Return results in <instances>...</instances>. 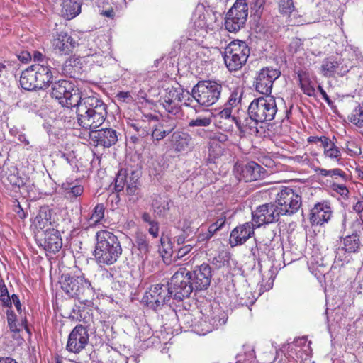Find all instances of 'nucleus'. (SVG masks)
Here are the masks:
<instances>
[{
  "mask_svg": "<svg viewBox=\"0 0 363 363\" xmlns=\"http://www.w3.org/2000/svg\"><path fill=\"white\" fill-rule=\"evenodd\" d=\"M294 345L297 346V347H306V349H304V352H308V350L311 351V349H310V345H311V342H308L307 341V339L306 337H298L296 340H294Z\"/></svg>",
  "mask_w": 363,
  "mask_h": 363,
  "instance_id": "13d9d810",
  "label": "nucleus"
},
{
  "mask_svg": "<svg viewBox=\"0 0 363 363\" xmlns=\"http://www.w3.org/2000/svg\"><path fill=\"white\" fill-rule=\"evenodd\" d=\"M289 51L291 53H296L298 51L300 50V49L302 48V43L301 39L295 38L293 39L291 43L289 45Z\"/></svg>",
  "mask_w": 363,
  "mask_h": 363,
  "instance_id": "bf43d9fd",
  "label": "nucleus"
},
{
  "mask_svg": "<svg viewBox=\"0 0 363 363\" xmlns=\"http://www.w3.org/2000/svg\"><path fill=\"white\" fill-rule=\"evenodd\" d=\"M6 317L9 327L11 332L19 333L20 328L16 321V315L12 310L8 309L6 311Z\"/></svg>",
  "mask_w": 363,
  "mask_h": 363,
  "instance_id": "8fccbe9b",
  "label": "nucleus"
},
{
  "mask_svg": "<svg viewBox=\"0 0 363 363\" xmlns=\"http://www.w3.org/2000/svg\"><path fill=\"white\" fill-rule=\"evenodd\" d=\"M255 228L256 227L252 222H247L235 228L230 235L231 245L245 243L254 234Z\"/></svg>",
  "mask_w": 363,
  "mask_h": 363,
  "instance_id": "4be33fe9",
  "label": "nucleus"
},
{
  "mask_svg": "<svg viewBox=\"0 0 363 363\" xmlns=\"http://www.w3.org/2000/svg\"><path fill=\"white\" fill-rule=\"evenodd\" d=\"M233 173L238 182H256L264 179L268 175V172L255 162L243 165L241 162L237 161L234 165Z\"/></svg>",
  "mask_w": 363,
  "mask_h": 363,
  "instance_id": "9b49d317",
  "label": "nucleus"
},
{
  "mask_svg": "<svg viewBox=\"0 0 363 363\" xmlns=\"http://www.w3.org/2000/svg\"><path fill=\"white\" fill-rule=\"evenodd\" d=\"M236 359V363H255L256 357L254 349L250 346L245 347L244 354H238Z\"/></svg>",
  "mask_w": 363,
  "mask_h": 363,
  "instance_id": "79ce46f5",
  "label": "nucleus"
},
{
  "mask_svg": "<svg viewBox=\"0 0 363 363\" xmlns=\"http://www.w3.org/2000/svg\"><path fill=\"white\" fill-rule=\"evenodd\" d=\"M140 171L138 169L121 168L117 174L115 182H138Z\"/></svg>",
  "mask_w": 363,
  "mask_h": 363,
  "instance_id": "c9c22d12",
  "label": "nucleus"
},
{
  "mask_svg": "<svg viewBox=\"0 0 363 363\" xmlns=\"http://www.w3.org/2000/svg\"><path fill=\"white\" fill-rule=\"evenodd\" d=\"M0 301L3 303V305L4 306L10 308L12 306L11 298L9 296V294H1Z\"/></svg>",
  "mask_w": 363,
  "mask_h": 363,
  "instance_id": "774afa93",
  "label": "nucleus"
},
{
  "mask_svg": "<svg viewBox=\"0 0 363 363\" xmlns=\"http://www.w3.org/2000/svg\"><path fill=\"white\" fill-rule=\"evenodd\" d=\"M16 56L23 63H28L32 59V55L28 50H22L19 53H16Z\"/></svg>",
  "mask_w": 363,
  "mask_h": 363,
  "instance_id": "052dcab7",
  "label": "nucleus"
},
{
  "mask_svg": "<svg viewBox=\"0 0 363 363\" xmlns=\"http://www.w3.org/2000/svg\"><path fill=\"white\" fill-rule=\"evenodd\" d=\"M50 96L57 99L62 106L75 107L77 122L80 127L94 130L99 128L107 116V106L94 96L82 97L79 89L65 79L52 82Z\"/></svg>",
  "mask_w": 363,
  "mask_h": 363,
  "instance_id": "f257e3e1",
  "label": "nucleus"
},
{
  "mask_svg": "<svg viewBox=\"0 0 363 363\" xmlns=\"http://www.w3.org/2000/svg\"><path fill=\"white\" fill-rule=\"evenodd\" d=\"M78 45L77 42L67 33L61 32L53 39L52 46L56 52L68 55Z\"/></svg>",
  "mask_w": 363,
  "mask_h": 363,
  "instance_id": "412c9836",
  "label": "nucleus"
},
{
  "mask_svg": "<svg viewBox=\"0 0 363 363\" xmlns=\"http://www.w3.org/2000/svg\"><path fill=\"white\" fill-rule=\"evenodd\" d=\"M226 221V216L224 214H222L220 218H218L216 222L212 223L208 228V230L212 233L213 235L214 234L219 230H220L223 225H225Z\"/></svg>",
  "mask_w": 363,
  "mask_h": 363,
  "instance_id": "603ef678",
  "label": "nucleus"
},
{
  "mask_svg": "<svg viewBox=\"0 0 363 363\" xmlns=\"http://www.w3.org/2000/svg\"><path fill=\"white\" fill-rule=\"evenodd\" d=\"M204 314L213 326V330L225 324L228 319L225 312L217 303L206 306Z\"/></svg>",
  "mask_w": 363,
  "mask_h": 363,
  "instance_id": "5701e85b",
  "label": "nucleus"
},
{
  "mask_svg": "<svg viewBox=\"0 0 363 363\" xmlns=\"http://www.w3.org/2000/svg\"><path fill=\"white\" fill-rule=\"evenodd\" d=\"M167 286L172 297L178 301L188 298L194 289L189 271L185 268H180L176 272Z\"/></svg>",
  "mask_w": 363,
  "mask_h": 363,
  "instance_id": "423d86ee",
  "label": "nucleus"
},
{
  "mask_svg": "<svg viewBox=\"0 0 363 363\" xmlns=\"http://www.w3.org/2000/svg\"><path fill=\"white\" fill-rule=\"evenodd\" d=\"M113 318L107 316L106 313L101 315V323L103 324V330L106 333V336L112 335L113 333Z\"/></svg>",
  "mask_w": 363,
  "mask_h": 363,
  "instance_id": "49530a36",
  "label": "nucleus"
},
{
  "mask_svg": "<svg viewBox=\"0 0 363 363\" xmlns=\"http://www.w3.org/2000/svg\"><path fill=\"white\" fill-rule=\"evenodd\" d=\"M189 274L194 290L201 291L206 289L209 286L212 273L211 267L208 264L203 263L196 266L193 272L189 271Z\"/></svg>",
  "mask_w": 363,
  "mask_h": 363,
  "instance_id": "6ab92c4d",
  "label": "nucleus"
},
{
  "mask_svg": "<svg viewBox=\"0 0 363 363\" xmlns=\"http://www.w3.org/2000/svg\"><path fill=\"white\" fill-rule=\"evenodd\" d=\"M34 71L39 90H45L52 82L53 74L52 67L46 64H35L30 66Z\"/></svg>",
  "mask_w": 363,
  "mask_h": 363,
  "instance_id": "aec40b11",
  "label": "nucleus"
},
{
  "mask_svg": "<svg viewBox=\"0 0 363 363\" xmlns=\"http://www.w3.org/2000/svg\"><path fill=\"white\" fill-rule=\"evenodd\" d=\"M213 235L208 230L206 232L200 233L197 236L198 242H205L211 239Z\"/></svg>",
  "mask_w": 363,
  "mask_h": 363,
  "instance_id": "69168bd1",
  "label": "nucleus"
},
{
  "mask_svg": "<svg viewBox=\"0 0 363 363\" xmlns=\"http://www.w3.org/2000/svg\"><path fill=\"white\" fill-rule=\"evenodd\" d=\"M223 148L220 145L209 144V159L215 160L223 155Z\"/></svg>",
  "mask_w": 363,
  "mask_h": 363,
  "instance_id": "864d4df0",
  "label": "nucleus"
},
{
  "mask_svg": "<svg viewBox=\"0 0 363 363\" xmlns=\"http://www.w3.org/2000/svg\"><path fill=\"white\" fill-rule=\"evenodd\" d=\"M279 11L284 15L291 14L294 10L293 0H279Z\"/></svg>",
  "mask_w": 363,
  "mask_h": 363,
  "instance_id": "3c124183",
  "label": "nucleus"
},
{
  "mask_svg": "<svg viewBox=\"0 0 363 363\" xmlns=\"http://www.w3.org/2000/svg\"><path fill=\"white\" fill-rule=\"evenodd\" d=\"M324 155L326 157L336 161L338 164L340 163L342 159L341 152L339 148L334 143L331 144L329 149L324 150Z\"/></svg>",
  "mask_w": 363,
  "mask_h": 363,
  "instance_id": "de8ad7c7",
  "label": "nucleus"
},
{
  "mask_svg": "<svg viewBox=\"0 0 363 363\" xmlns=\"http://www.w3.org/2000/svg\"><path fill=\"white\" fill-rule=\"evenodd\" d=\"M82 63L81 60L77 57H70L65 61L62 72L64 74L69 75L70 77L75 78L77 74L80 72L82 69Z\"/></svg>",
  "mask_w": 363,
  "mask_h": 363,
  "instance_id": "72a5a7b5",
  "label": "nucleus"
},
{
  "mask_svg": "<svg viewBox=\"0 0 363 363\" xmlns=\"http://www.w3.org/2000/svg\"><path fill=\"white\" fill-rule=\"evenodd\" d=\"M61 1V16L67 19L71 20L81 13L82 0H60Z\"/></svg>",
  "mask_w": 363,
  "mask_h": 363,
  "instance_id": "c85d7f7f",
  "label": "nucleus"
},
{
  "mask_svg": "<svg viewBox=\"0 0 363 363\" xmlns=\"http://www.w3.org/2000/svg\"><path fill=\"white\" fill-rule=\"evenodd\" d=\"M341 242L342 249L347 253H357L363 246L357 233L346 235Z\"/></svg>",
  "mask_w": 363,
  "mask_h": 363,
  "instance_id": "7c9ffc66",
  "label": "nucleus"
},
{
  "mask_svg": "<svg viewBox=\"0 0 363 363\" xmlns=\"http://www.w3.org/2000/svg\"><path fill=\"white\" fill-rule=\"evenodd\" d=\"M201 316V313H198L196 311L195 313H189L187 312L179 319L181 324L184 328L189 329L191 328V330L194 331V325L196 324V319H199Z\"/></svg>",
  "mask_w": 363,
  "mask_h": 363,
  "instance_id": "ea45409f",
  "label": "nucleus"
},
{
  "mask_svg": "<svg viewBox=\"0 0 363 363\" xmlns=\"http://www.w3.org/2000/svg\"><path fill=\"white\" fill-rule=\"evenodd\" d=\"M35 238L38 245L49 253L55 254L62 247L60 233L54 228H48L44 231H38Z\"/></svg>",
  "mask_w": 363,
  "mask_h": 363,
  "instance_id": "ddd939ff",
  "label": "nucleus"
},
{
  "mask_svg": "<svg viewBox=\"0 0 363 363\" xmlns=\"http://www.w3.org/2000/svg\"><path fill=\"white\" fill-rule=\"evenodd\" d=\"M250 55V48L241 40H233L225 48L223 59L230 72L240 69L245 65Z\"/></svg>",
  "mask_w": 363,
  "mask_h": 363,
  "instance_id": "39448f33",
  "label": "nucleus"
},
{
  "mask_svg": "<svg viewBox=\"0 0 363 363\" xmlns=\"http://www.w3.org/2000/svg\"><path fill=\"white\" fill-rule=\"evenodd\" d=\"M319 174L325 177H333V176H340L343 179H345V173L340 169H318L317 170Z\"/></svg>",
  "mask_w": 363,
  "mask_h": 363,
  "instance_id": "5fc2aeb1",
  "label": "nucleus"
},
{
  "mask_svg": "<svg viewBox=\"0 0 363 363\" xmlns=\"http://www.w3.org/2000/svg\"><path fill=\"white\" fill-rule=\"evenodd\" d=\"M348 120L357 127H363V103L359 104L352 110L348 116Z\"/></svg>",
  "mask_w": 363,
  "mask_h": 363,
  "instance_id": "58836bf2",
  "label": "nucleus"
},
{
  "mask_svg": "<svg viewBox=\"0 0 363 363\" xmlns=\"http://www.w3.org/2000/svg\"><path fill=\"white\" fill-rule=\"evenodd\" d=\"M13 210L21 219H24L26 217V213L24 212L19 202H17V204L13 206Z\"/></svg>",
  "mask_w": 363,
  "mask_h": 363,
  "instance_id": "338daca9",
  "label": "nucleus"
},
{
  "mask_svg": "<svg viewBox=\"0 0 363 363\" xmlns=\"http://www.w3.org/2000/svg\"><path fill=\"white\" fill-rule=\"evenodd\" d=\"M242 93L239 89L233 90L229 99H228L225 106L230 107L231 109L235 106H237L241 101Z\"/></svg>",
  "mask_w": 363,
  "mask_h": 363,
  "instance_id": "09e8293b",
  "label": "nucleus"
},
{
  "mask_svg": "<svg viewBox=\"0 0 363 363\" xmlns=\"http://www.w3.org/2000/svg\"><path fill=\"white\" fill-rule=\"evenodd\" d=\"M212 122L210 116H199L195 118H192L189 121L188 126L189 128H206L211 125Z\"/></svg>",
  "mask_w": 363,
  "mask_h": 363,
  "instance_id": "c03bdc74",
  "label": "nucleus"
},
{
  "mask_svg": "<svg viewBox=\"0 0 363 363\" xmlns=\"http://www.w3.org/2000/svg\"><path fill=\"white\" fill-rule=\"evenodd\" d=\"M281 74L278 69L264 67L255 77V86L257 91L262 94L270 95L274 82Z\"/></svg>",
  "mask_w": 363,
  "mask_h": 363,
  "instance_id": "2eb2a0df",
  "label": "nucleus"
},
{
  "mask_svg": "<svg viewBox=\"0 0 363 363\" xmlns=\"http://www.w3.org/2000/svg\"><path fill=\"white\" fill-rule=\"evenodd\" d=\"M172 204V201L167 196L156 195L152 203V207L154 213L159 217L165 216Z\"/></svg>",
  "mask_w": 363,
  "mask_h": 363,
  "instance_id": "2f4dec72",
  "label": "nucleus"
},
{
  "mask_svg": "<svg viewBox=\"0 0 363 363\" xmlns=\"http://www.w3.org/2000/svg\"><path fill=\"white\" fill-rule=\"evenodd\" d=\"M331 216L330 206L327 203H319L311 209L309 219L313 225H322L327 223Z\"/></svg>",
  "mask_w": 363,
  "mask_h": 363,
  "instance_id": "b1692460",
  "label": "nucleus"
},
{
  "mask_svg": "<svg viewBox=\"0 0 363 363\" xmlns=\"http://www.w3.org/2000/svg\"><path fill=\"white\" fill-rule=\"evenodd\" d=\"M194 29L199 37H204L208 31L213 30L214 16L203 8H197L192 16Z\"/></svg>",
  "mask_w": 363,
  "mask_h": 363,
  "instance_id": "f3484780",
  "label": "nucleus"
},
{
  "mask_svg": "<svg viewBox=\"0 0 363 363\" xmlns=\"http://www.w3.org/2000/svg\"><path fill=\"white\" fill-rule=\"evenodd\" d=\"M22 89L28 91H39L34 71L30 69V66L22 71L19 79Z\"/></svg>",
  "mask_w": 363,
  "mask_h": 363,
  "instance_id": "c756f323",
  "label": "nucleus"
},
{
  "mask_svg": "<svg viewBox=\"0 0 363 363\" xmlns=\"http://www.w3.org/2000/svg\"><path fill=\"white\" fill-rule=\"evenodd\" d=\"M198 313H201L199 319H196V324L194 325V333L199 335H205L207 333L213 331V326H211L208 318H206L205 308Z\"/></svg>",
  "mask_w": 363,
  "mask_h": 363,
  "instance_id": "f704fd0d",
  "label": "nucleus"
},
{
  "mask_svg": "<svg viewBox=\"0 0 363 363\" xmlns=\"http://www.w3.org/2000/svg\"><path fill=\"white\" fill-rule=\"evenodd\" d=\"M333 190L340 194L343 197H347L349 194L347 188L343 184L333 183Z\"/></svg>",
  "mask_w": 363,
  "mask_h": 363,
  "instance_id": "4d7b16f0",
  "label": "nucleus"
},
{
  "mask_svg": "<svg viewBox=\"0 0 363 363\" xmlns=\"http://www.w3.org/2000/svg\"><path fill=\"white\" fill-rule=\"evenodd\" d=\"M135 245L139 250L142 257H143V255L146 256L150 251V246L146 235L143 233H138L136 234Z\"/></svg>",
  "mask_w": 363,
  "mask_h": 363,
  "instance_id": "a19ab883",
  "label": "nucleus"
},
{
  "mask_svg": "<svg viewBox=\"0 0 363 363\" xmlns=\"http://www.w3.org/2000/svg\"><path fill=\"white\" fill-rule=\"evenodd\" d=\"M167 285L156 284L150 287L143 297V302L154 310L161 308L172 298Z\"/></svg>",
  "mask_w": 363,
  "mask_h": 363,
  "instance_id": "4468645a",
  "label": "nucleus"
},
{
  "mask_svg": "<svg viewBox=\"0 0 363 363\" xmlns=\"http://www.w3.org/2000/svg\"><path fill=\"white\" fill-rule=\"evenodd\" d=\"M326 13L327 11L325 8V4L319 3L316 5H313L309 11L305 12L304 14L301 16L302 19L298 21V23L308 24L320 21V19L325 17Z\"/></svg>",
  "mask_w": 363,
  "mask_h": 363,
  "instance_id": "cd10ccee",
  "label": "nucleus"
},
{
  "mask_svg": "<svg viewBox=\"0 0 363 363\" xmlns=\"http://www.w3.org/2000/svg\"><path fill=\"white\" fill-rule=\"evenodd\" d=\"M279 214L280 213L274 204L265 203L258 206L255 211L252 212V223L256 228H259L264 224L278 220Z\"/></svg>",
  "mask_w": 363,
  "mask_h": 363,
  "instance_id": "dca6fc26",
  "label": "nucleus"
},
{
  "mask_svg": "<svg viewBox=\"0 0 363 363\" xmlns=\"http://www.w3.org/2000/svg\"><path fill=\"white\" fill-rule=\"evenodd\" d=\"M273 282H274V279H272V276H271L270 278L268 279V281L266 282L265 284L262 283L261 285H260V293H259V295L262 293H263L264 291H267L269 289H271L272 288V286H273Z\"/></svg>",
  "mask_w": 363,
  "mask_h": 363,
  "instance_id": "0e129e2a",
  "label": "nucleus"
},
{
  "mask_svg": "<svg viewBox=\"0 0 363 363\" xmlns=\"http://www.w3.org/2000/svg\"><path fill=\"white\" fill-rule=\"evenodd\" d=\"M113 234L108 230H101L96 233L97 243L94 257L101 267L113 264Z\"/></svg>",
  "mask_w": 363,
  "mask_h": 363,
  "instance_id": "0eeeda50",
  "label": "nucleus"
},
{
  "mask_svg": "<svg viewBox=\"0 0 363 363\" xmlns=\"http://www.w3.org/2000/svg\"><path fill=\"white\" fill-rule=\"evenodd\" d=\"M60 284L66 294L78 299L82 303L86 304L94 296V289L91 282L83 275L71 277L69 274H63Z\"/></svg>",
  "mask_w": 363,
  "mask_h": 363,
  "instance_id": "20e7f679",
  "label": "nucleus"
},
{
  "mask_svg": "<svg viewBox=\"0 0 363 363\" xmlns=\"http://www.w3.org/2000/svg\"><path fill=\"white\" fill-rule=\"evenodd\" d=\"M62 189L65 198L70 201H74L84 192V187L76 183H62Z\"/></svg>",
  "mask_w": 363,
  "mask_h": 363,
  "instance_id": "473e14b6",
  "label": "nucleus"
},
{
  "mask_svg": "<svg viewBox=\"0 0 363 363\" xmlns=\"http://www.w3.org/2000/svg\"><path fill=\"white\" fill-rule=\"evenodd\" d=\"M142 113L141 120L149 121L151 124V137L154 142L163 140L177 127L178 123L174 118H164L160 121L152 113Z\"/></svg>",
  "mask_w": 363,
  "mask_h": 363,
  "instance_id": "1a4fd4ad",
  "label": "nucleus"
},
{
  "mask_svg": "<svg viewBox=\"0 0 363 363\" xmlns=\"http://www.w3.org/2000/svg\"><path fill=\"white\" fill-rule=\"evenodd\" d=\"M98 144L104 147H110L113 144V130L111 128L101 129L98 133Z\"/></svg>",
  "mask_w": 363,
  "mask_h": 363,
  "instance_id": "4c0bfd02",
  "label": "nucleus"
},
{
  "mask_svg": "<svg viewBox=\"0 0 363 363\" xmlns=\"http://www.w3.org/2000/svg\"><path fill=\"white\" fill-rule=\"evenodd\" d=\"M104 207L103 204H97L93 210L92 214L89 219V226L98 223L103 218Z\"/></svg>",
  "mask_w": 363,
  "mask_h": 363,
  "instance_id": "a18cd8bd",
  "label": "nucleus"
},
{
  "mask_svg": "<svg viewBox=\"0 0 363 363\" xmlns=\"http://www.w3.org/2000/svg\"><path fill=\"white\" fill-rule=\"evenodd\" d=\"M222 89V85L216 82L200 81L192 88L191 96L182 89L172 87L164 90L159 101L167 112L176 116L181 111V103L190 106L194 100L202 106L213 105L220 99Z\"/></svg>",
  "mask_w": 363,
  "mask_h": 363,
  "instance_id": "f03ea898",
  "label": "nucleus"
},
{
  "mask_svg": "<svg viewBox=\"0 0 363 363\" xmlns=\"http://www.w3.org/2000/svg\"><path fill=\"white\" fill-rule=\"evenodd\" d=\"M275 98L270 95L255 99L248 106L249 118L244 120L242 125L252 135L259 133L257 124L271 121L277 113Z\"/></svg>",
  "mask_w": 363,
  "mask_h": 363,
  "instance_id": "7ed1b4c3",
  "label": "nucleus"
},
{
  "mask_svg": "<svg viewBox=\"0 0 363 363\" xmlns=\"http://www.w3.org/2000/svg\"><path fill=\"white\" fill-rule=\"evenodd\" d=\"M117 98L119 101L126 103L133 101V97L128 91H121L117 94Z\"/></svg>",
  "mask_w": 363,
  "mask_h": 363,
  "instance_id": "680f3d73",
  "label": "nucleus"
},
{
  "mask_svg": "<svg viewBox=\"0 0 363 363\" xmlns=\"http://www.w3.org/2000/svg\"><path fill=\"white\" fill-rule=\"evenodd\" d=\"M225 262L226 259H225L224 256L220 254L213 259L212 264L216 267L220 268L221 267L224 266Z\"/></svg>",
  "mask_w": 363,
  "mask_h": 363,
  "instance_id": "e2e57ef3",
  "label": "nucleus"
},
{
  "mask_svg": "<svg viewBox=\"0 0 363 363\" xmlns=\"http://www.w3.org/2000/svg\"><path fill=\"white\" fill-rule=\"evenodd\" d=\"M192 248L193 247L192 245L191 244L184 245L183 246L178 247L177 249H175L174 251L172 252H169L164 250V254H163V252H161V256L164 261H165V259L172 256L173 255H174V259H179L183 258L188 253H189L191 251Z\"/></svg>",
  "mask_w": 363,
  "mask_h": 363,
  "instance_id": "e433bc0d",
  "label": "nucleus"
},
{
  "mask_svg": "<svg viewBox=\"0 0 363 363\" xmlns=\"http://www.w3.org/2000/svg\"><path fill=\"white\" fill-rule=\"evenodd\" d=\"M89 342V334L86 327L77 325L70 333L66 348L72 353H79Z\"/></svg>",
  "mask_w": 363,
  "mask_h": 363,
  "instance_id": "a211bd4d",
  "label": "nucleus"
},
{
  "mask_svg": "<svg viewBox=\"0 0 363 363\" xmlns=\"http://www.w3.org/2000/svg\"><path fill=\"white\" fill-rule=\"evenodd\" d=\"M296 74L299 87L303 93L310 97L315 96V83L310 73L306 70L300 69Z\"/></svg>",
  "mask_w": 363,
  "mask_h": 363,
  "instance_id": "bb28decb",
  "label": "nucleus"
},
{
  "mask_svg": "<svg viewBox=\"0 0 363 363\" xmlns=\"http://www.w3.org/2000/svg\"><path fill=\"white\" fill-rule=\"evenodd\" d=\"M218 117L220 119L228 121L230 126H232L233 124L235 123L238 128H240L241 125H242L240 120L232 116V109L230 107L225 106V108L218 113Z\"/></svg>",
  "mask_w": 363,
  "mask_h": 363,
  "instance_id": "37998d69",
  "label": "nucleus"
},
{
  "mask_svg": "<svg viewBox=\"0 0 363 363\" xmlns=\"http://www.w3.org/2000/svg\"><path fill=\"white\" fill-rule=\"evenodd\" d=\"M276 206L282 215H293L296 213L301 206V196L292 189L284 187L277 194Z\"/></svg>",
  "mask_w": 363,
  "mask_h": 363,
  "instance_id": "f8f14e48",
  "label": "nucleus"
},
{
  "mask_svg": "<svg viewBox=\"0 0 363 363\" xmlns=\"http://www.w3.org/2000/svg\"><path fill=\"white\" fill-rule=\"evenodd\" d=\"M191 136L183 131H174L169 138L171 146L176 152H188L191 149Z\"/></svg>",
  "mask_w": 363,
  "mask_h": 363,
  "instance_id": "393cba45",
  "label": "nucleus"
},
{
  "mask_svg": "<svg viewBox=\"0 0 363 363\" xmlns=\"http://www.w3.org/2000/svg\"><path fill=\"white\" fill-rule=\"evenodd\" d=\"M52 211L48 206H43L40 208L35 216L33 225L38 231H44L48 225H55V220L52 218Z\"/></svg>",
  "mask_w": 363,
  "mask_h": 363,
  "instance_id": "a878e982",
  "label": "nucleus"
},
{
  "mask_svg": "<svg viewBox=\"0 0 363 363\" xmlns=\"http://www.w3.org/2000/svg\"><path fill=\"white\" fill-rule=\"evenodd\" d=\"M209 137L211 138L210 143H214L215 145H219L218 143H225L228 140V135L222 133H216Z\"/></svg>",
  "mask_w": 363,
  "mask_h": 363,
  "instance_id": "6e6d98bb",
  "label": "nucleus"
},
{
  "mask_svg": "<svg viewBox=\"0 0 363 363\" xmlns=\"http://www.w3.org/2000/svg\"><path fill=\"white\" fill-rule=\"evenodd\" d=\"M247 0H237L225 16V26L229 32H237L242 28L248 16Z\"/></svg>",
  "mask_w": 363,
  "mask_h": 363,
  "instance_id": "6e6552de",
  "label": "nucleus"
},
{
  "mask_svg": "<svg viewBox=\"0 0 363 363\" xmlns=\"http://www.w3.org/2000/svg\"><path fill=\"white\" fill-rule=\"evenodd\" d=\"M320 72L324 77H331L335 74L343 77L347 73L359 74L362 72V68L355 65L350 60L342 59L340 61H335L332 58H328L322 62Z\"/></svg>",
  "mask_w": 363,
  "mask_h": 363,
  "instance_id": "9d476101",
  "label": "nucleus"
}]
</instances>
